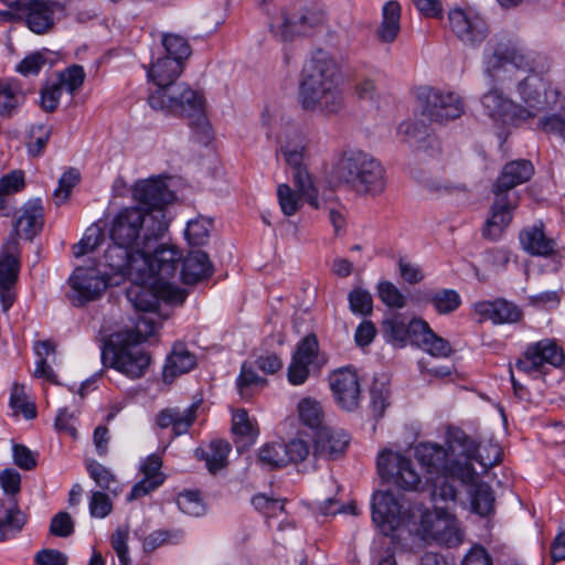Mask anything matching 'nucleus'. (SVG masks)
Returning <instances> with one entry per match:
<instances>
[{"label": "nucleus", "mask_w": 565, "mask_h": 565, "mask_svg": "<svg viewBox=\"0 0 565 565\" xmlns=\"http://www.w3.org/2000/svg\"><path fill=\"white\" fill-rule=\"evenodd\" d=\"M415 458L430 476L440 475L451 482L470 483L478 475L473 462L487 471L501 462L502 449L492 439L477 443L462 429L449 427L444 445L419 443L415 447Z\"/></svg>", "instance_id": "1"}, {"label": "nucleus", "mask_w": 565, "mask_h": 565, "mask_svg": "<svg viewBox=\"0 0 565 565\" xmlns=\"http://www.w3.org/2000/svg\"><path fill=\"white\" fill-rule=\"evenodd\" d=\"M183 66L177 60L161 57L148 71L157 89L148 97L150 107L167 114L186 117L199 142L211 140V126L204 110L203 96L184 83L175 84Z\"/></svg>", "instance_id": "2"}, {"label": "nucleus", "mask_w": 565, "mask_h": 565, "mask_svg": "<svg viewBox=\"0 0 565 565\" xmlns=\"http://www.w3.org/2000/svg\"><path fill=\"white\" fill-rule=\"evenodd\" d=\"M342 76L337 61L317 50L303 65L299 81V104L306 111L323 116L339 114L344 107Z\"/></svg>", "instance_id": "3"}, {"label": "nucleus", "mask_w": 565, "mask_h": 565, "mask_svg": "<svg viewBox=\"0 0 565 565\" xmlns=\"http://www.w3.org/2000/svg\"><path fill=\"white\" fill-rule=\"evenodd\" d=\"M430 497L434 510L422 515L420 530L427 540L446 547H457L463 542V531L452 508L458 503L459 490L454 482L440 475H435L430 481Z\"/></svg>", "instance_id": "4"}, {"label": "nucleus", "mask_w": 565, "mask_h": 565, "mask_svg": "<svg viewBox=\"0 0 565 565\" xmlns=\"http://www.w3.org/2000/svg\"><path fill=\"white\" fill-rule=\"evenodd\" d=\"M167 231L168 220L162 211L146 212V209L129 206L119 210L111 220L109 237L146 255Z\"/></svg>", "instance_id": "5"}, {"label": "nucleus", "mask_w": 565, "mask_h": 565, "mask_svg": "<svg viewBox=\"0 0 565 565\" xmlns=\"http://www.w3.org/2000/svg\"><path fill=\"white\" fill-rule=\"evenodd\" d=\"M337 175L358 193L376 196L386 188L385 169L371 153L344 151L337 164Z\"/></svg>", "instance_id": "6"}, {"label": "nucleus", "mask_w": 565, "mask_h": 565, "mask_svg": "<svg viewBox=\"0 0 565 565\" xmlns=\"http://www.w3.org/2000/svg\"><path fill=\"white\" fill-rule=\"evenodd\" d=\"M131 279L135 285L127 290V298L137 310L145 313L154 312L160 300L177 306L186 298V292L172 281H154L146 276L142 280L137 275Z\"/></svg>", "instance_id": "7"}, {"label": "nucleus", "mask_w": 565, "mask_h": 565, "mask_svg": "<svg viewBox=\"0 0 565 565\" xmlns=\"http://www.w3.org/2000/svg\"><path fill=\"white\" fill-rule=\"evenodd\" d=\"M102 360L105 366L109 365L132 380L142 377L151 362L149 353L138 343L117 335L114 342L103 348Z\"/></svg>", "instance_id": "8"}, {"label": "nucleus", "mask_w": 565, "mask_h": 565, "mask_svg": "<svg viewBox=\"0 0 565 565\" xmlns=\"http://www.w3.org/2000/svg\"><path fill=\"white\" fill-rule=\"evenodd\" d=\"M110 281L109 274L98 267H77L68 279L71 291L67 294L74 306H83L99 299Z\"/></svg>", "instance_id": "9"}, {"label": "nucleus", "mask_w": 565, "mask_h": 565, "mask_svg": "<svg viewBox=\"0 0 565 565\" xmlns=\"http://www.w3.org/2000/svg\"><path fill=\"white\" fill-rule=\"evenodd\" d=\"M419 98L423 115L433 122L445 124L465 113V103L455 92L429 87L420 93Z\"/></svg>", "instance_id": "10"}, {"label": "nucleus", "mask_w": 565, "mask_h": 565, "mask_svg": "<svg viewBox=\"0 0 565 565\" xmlns=\"http://www.w3.org/2000/svg\"><path fill=\"white\" fill-rule=\"evenodd\" d=\"M525 62L522 49L512 41H498L489 45L483 57L484 73L493 82H504L502 73L520 68Z\"/></svg>", "instance_id": "11"}, {"label": "nucleus", "mask_w": 565, "mask_h": 565, "mask_svg": "<svg viewBox=\"0 0 565 565\" xmlns=\"http://www.w3.org/2000/svg\"><path fill=\"white\" fill-rule=\"evenodd\" d=\"M380 476L404 490H417L422 478L411 458L392 450H383L377 457Z\"/></svg>", "instance_id": "12"}, {"label": "nucleus", "mask_w": 565, "mask_h": 565, "mask_svg": "<svg viewBox=\"0 0 565 565\" xmlns=\"http://www.w3.org/2000/svg\"><path fill=\"white\" fill-rule=\"evenodd\" d=\"M483 114L494 124L519 125L534 116L531 109L520 106L498 88H491L481 97Z\"/></svg>", "instance_id": "13"}, {"label": "nucleus", "mask_w": 565, "mask_h": 565, "mask_svg": "<svg viewBox=\"0 0 565 565\" xmlns=\"http://www.w3.org/2000/svg\"><path fill=\"white\" fill-rule=\"evenodd\" d=\"M146 264H141L140 276L154 281H171L177 276L182 260V253L174 246L166 244L156 246L145 255Z\"/></svg>", "instance_id": "14"}, {"label": "nucleus", "mask_w": 565, "mask_h": 565, "mask_svg": "<svg viewBox=\"0 0 565 565\" xmlns=\"http://www.w3.org/2000/svg\"><path fill=\"white\" fill-rule=\"evenodd\" d=\"M565 361V354L555 340L543 339L526 347L515 362L518 371L532 375L541 373L545 364L558 367Z\"/></svg>", "instance_id": "15"}, {"label": "nucleus", "mask_w": 565, "mask_h": 565, "mask_svg": "<svg viewBox=\"0 0 565 565\" xmlns=\"http://www.w3.org/2000/svg\"><path fill=\"white\" fill-rule=\"evenodd\" d=\"M324 360L319 355V343L315 334L306 335L296 347L291 362L287 370V377L291 385H302L309 377L310 370H319Z\"/></svg>", "instance_id": "16"}, {"label": "nucleus", "mask_w": 565, "mask_h": 565, "mask_svg": "<svg viewBox=\"0 0 565 565\" xmlns=\"http://www.w3.org/2000/svg\"><path fill=\"white\" fill-rule=\"evenodd\" d=\"M141 264H146L145 254L134 250L132 247L111 242L106 248L100 266L110 275H120L132 278L140 277Z\"/></svg>", "instance_id": "17"}, {"label": "nucleus", "mask_w": 565, "mask_h": 565, "mask_svg": "<svg viewBox=\"0 0 565 565\" xmlns=\"http://www.w3.org/2000/svg\"><path fill=\"white\" fill-rule=\"evenodd\" d=\"M448 21L452 33L467 46H479L489 34V25L482 17L462 9L450 10Z\"/></svg>", "instance_id": "18"}, {"label": "nucleus", "mask_w": 565, "mask_h": 565, "mask_svg": "<svg viewBox=\"0 0 565 565\" xmlns=\"http://www.w3.org/2000/svg\"><path fill=\"white\" fill-rule=\"evenodd\" d=\"M330 386L337 403L347 411H353L360 402V383L355 371L341 369L330 377Z\"/></svg>", "instance_id": "19"}, {"label": "nucleus", "mask_w": 565, "mask_h": 565, "mask_svg": "<svg viewBox=\"0 0 565 565\" xmlns=\"http://www.w3.org/2000/svg\"><path fill=\"white\" fill-rule=\"evenodd\" d=\"M134 199L147 206L146 212L160 210L173 201L174 195L161 179H149L138 181L132 190Z\"/></svg>", "instance_id": "20"}, {"label": "nucleus", "mask_w": 565, "mask_h": 565, "mask_svg": "<svg viewBox=\"0 0 565 565\" xmlns=\"http://www.w3.org/2000/svg\"><path fill=\"white\" fill-rule=\"evenodd\" d=\"M495 200L491 207V215L487 220L482 231L484 238L497 241L501 237L503 231L512 221V211L515 209L516 199H511L509 194L493 192Z\"/></svg>", "instance_id": "21"}, {"label": "nucleus", "mask_w": 565, "mask_h": 565, "mask_svg": "<svg viewBox=\"0 0 565 565\" xmlns=\"http://www.w3.org/2000/svg\"><path fill=\"white\" fill-rule=\"evenodd\" d=\"M62 7L50 0H30L22 12L26 26L36 34L49 32L54 25V18Z\"/></svg>", "instance_id": "22"}, {"label": "nucleus", "mask_w": 565, "mask_h": 565, "mask_svg": "<svg viewBox=\"0 0 565 565\" xmlns=\"http://www.w3.org/2000/svg\"><path fill=\"white\" fill-rule=\"evenodd\" d=\"M401 512L402 507L391 492H377L373 495L372 519L384 533L399 524Z\"/></svg>", "instance_id": "23"}, {"label": "nucleus", "mask_w": 565, "mask_h": 565, "mask_svg": "<svg viewBox=\"0 0 565 565\" xmlns=\"http://www.w3.org/2000/svg\"><path fill=\"white\" fill-rule=\"evenodd\" d=\"M349 445V436L341 429L320 428L315 433L313 456L337 459Z\"/></svg>", "instance_id": "24"}, {"label": "nucleus", "mask_w": 565, "mask_h": 565, "mask_svg": "<svg viewBox=\"0 0 565 565\" xmlns=\"http://www.w3.org/2000/svg\"><path fill=\"white\" fill-rule=\"evenodd\" d=\"M278 145L279 152L289 167L297 168L302 166L305 154L308 150V140L298 128H286L278 137Z\"/></svg>", "instance_id": "25"}, {"label": "nucleus", "mask_w": 565, "mask_h": 565, "mask_svg": "<svg viewBox=\"0 0 565 565\" xmlns=\"http://www.w3.org/2000/svg\"><path fill=\"white\" fill-rule=\"evenodd\" d=\"M199 407L200 403H192L183 409L179 407L162 409L156 417V424L162 429L171 427L174 436H181L188 433L195 422Z\"/></svg>", "instance_id": "26"}, {"label": "nucleus", "mask_w": 565, "mask_h": 565, "mask_svg": "<svg viewBox=\"0 0 565 565\" xmlns=\"http://www.w3.org/2000/svg\"><path fill=\"white\" fill-rule=\"evenodd\" d=\"M519 241L522 249L532 256H551L556 247V242L545 234L542 223L524 227Z\"/></svg>", "instance_id": "27"}, {"label": "nucleus", "mask_w": 565, "mask_h": 565, "mask_svg": "<svg viewBox=\"0 0 565 565\" xmlns=\"http://www.w3.org/2000/svg\"><path fill=\"white\" fill-rule=\"evenodd\" d=\"M44 225V209L40 199L26 201L14 222L17 233L28 239L39 234Z\"/></svg>", "instance_id": "28"}, {"label": "nucleus", "mask_w": 565, "mask_h": 565, "mask_svg": "<svg viewBox=\"0 0 565 565\" xmlns=\"http://www.w3.org/2000/svg\"><path fill=\"white\" fill-rule=\"evenodd\" d=\"M534 173V167L531 161L521 159L507 163L497 182L493 185V192L509 194L508 192L519 184L525 183Z\"/></svg>", "instance_id": "29"}, {"label": "nucleus", "mask_w": 565, "mask_h": 565, "mask_svg": "<svg viewBox=\"0 0 565 565\" xmlns=\"http://www.w3.org/2000/svg\"><path fill=\"white\" fill-rule=\"evenodd\" d=\"M460 484L467 489L471 512L480 516H488L494 512L493 491L490 484L479 479V475L470 483Z\"/></svg>", "instance_id": "30"}, {"label": "nucleus", "mask_w": 565, "mask_h": 565, "mask_svg": "<svg viewBox=\"0 0 565 565\" xmlns=\"http://www.w3.org/2000/svg\"><path fill=\"white\" fill-rule=\"evenodd\" d=\"M476 311L495 324L515 323L522 318V310L505 299L479 302Z\"/></svg>", "instance_id": "31"}, {"label": "nucleus", "mask_w": 565, "mask_h": 565, "mask_svg": "<svg viewBox=\"0 0 565 565\" xmlns=\"http://www.w3.org/2000/svg\"><path fill=\"white\" fill-rule=\"evenodd\" d=\"M26 515L13 498L0 501V542L13 537L24 526Z\"/></svg>", "instance_id": "32"}, {"label": "nucleus", "mask_w": 565, "mask_h": 565, "mask_svg": "<svg viewBox=\"0 0 565 565\" xmlns=\"http://www.w3.org/2000/svg\"><path fill=\"white\" fill-rule=\"evenodd\" d=\"M413 332L417 333L415 344L436 358H447L451 347L447 340L437 335L424 320H415Z\"/></svg>", "instance_id": "33"}, {"label": "nucleus", "mask_w": 565, "mask_h": 565, "mask_svg": "<svg viewBox=\"0 0 565 565\" xmlns=\"http://www.w3.org/2000/svg\"><path fill=\"white\" fill-rule=\"evenodd\" d=\"M162 461L156 455L146 459L141 467L143 478L132 487L128 500L142 498L162 484L164 477L160 471Z\"/></svg>", "instance_id": "34"}, {"label": "nucleus", "mask_w": 565, "mask_h": 565, "mask_svg": "<svg viewBox=\"0 0 565 565\" xmlns=\"http://www.w3.org/2000/svg\"><path fill=\"white\" fill-rule=\"evenodd\" d=\"M212 271L209 255L203 250H194L183 259L180 277L184 284L192 285L209 277Z\"/></svg>", "instance_id": "35"}, {"label": "nucleus", "mask_w": 565, "mask_h": 565, "mask_svg": "<svg viewBox=\"0 0 565 565\" xmlns=\"http://www.w3.org/2000/svg\"><path fill=\"white\" fill-rule=\"evenodd\" d=\"M25 102V93L17 79H0V116L11 118Z\"/></svg>", "instance_id": "36"}, {"label": "nucleus", "mask_w": 565, "mask_h": 565, "mask_svg": "<svg viewBox=\"0 0 565 565\" xmlns=\"http://www.w3.org/2000/svg\"><path fill=\"white\" fill-rule=\"evenodd\" d=\"M26 186L25 173L15 169L0 177V215L8 216L11 210V198Z\"/></svg>", "instance_id": "37"}, {"label": "nucleus", "mask_w": 565, "mask_h": 565, "mask_svg": "<svg viewBox=\"0 0 565 565\" xmlns=\"http://www.w3.org/2000/svg\"><path fill=\"white\" fill-rule=\"evenodd\" d=\"M416 319H413L408 323L399 315H395L392 318H387L383 322V334L387 342L396 345L404 347L409 340L415 343L417 333L413 332V326Z\"/></svg>", "instance_id": "38"}, {"label": "nucleus", "mask_w": 565, "mask_h": 565, "mask_svg": "<svg viewBox=\"0 0 565 565\" xmlns=\"http://www.w3.org/2000/svg\"><path fill=\"white\" fill-rule=\"evenodd\" d=\"M196 365V358L182 343H177L169 354L163 369V377L173 379L190 372Z\"/></svg>", "instance_id": "39"}, {"label": "nucleus", "mask_w": 565, "mask_h": 565, "mask_svg": "<svg viewBox=\"0 0 565 565\" xmlns=\"http://www.w3.org/2000/svg\"><path fill=\"white\" fill-rule=\"evenodd\" d=\"M271 31L282 41H290L296 35H306L312 28V23L306 15L291 19L286 12H281L279 18L270 24Z\"/></svg>", "instance_id": "40"}, {"label": "nucleus", "mask_w": 565, "mask_h": 565, "mask_svg": "<svg viewBox=\"0 0 565 565\" xmlns=\"http://www.w3.org/2000/svg\"><path fill=\"white\" fill-rule=\"evenodd\" d=\"M382 22L376 31L381 42L392 43L397 38L401 26V4L397 1H388L382 11Z\"/></svg>", "instance_id": "41"}, {"label": "nucleus", "mask_w": 565, "mask_h": 565, "mask_svg": "<svg viewBox=\"0 0 565 565\" xmlns=\"http://www.w3.org/2000/svg\"><path fill=\"white\" fill-rule=\"evenodd\" d=\"M231 446L224 440H213L209 450L196 449L198 458L204 459L206 468L211 473H215L225 467Z\"/></svg>", "instance_id": "42"}, {"label": "nucleus", "mask_w": 565, "mask_h": 565, "mask_svg": "<svg viewBox=\"0 0 565 565\" xmlns=\"http://www.w3.org/2000/svg\"><path fill=\"white\" fill-rule=\"evenodd\" d=\"M294 169V184L296 186V192L308 202L310 206L313 209H319V191L318 188L308 172L307 168L303 166L292 168Z\"/></svg>", "instance_id": "43"}, {"label": "nucleus", "mask_w": 565, "mask_h": 565, "mask_svg": "<svg viewBox=\"0 0 565 565\" xmlns=\"http://www.w3.org/2000/svg\"><path fill=\"white\" fill-rule=\"evenodd\" d=\"M298 417L307 427L316 431L323 428V411L320 403L311 397H305L297 405Z\"/></svg>", "instance_id": "44"}, {"label": "nucleus", "mask_w": 565, "mask_h": 565, "mask_svg": "<svg viewBox=\"0 0 565 565\" xmlns=\"http://www.w3.org/2000/svg\"><path fill=\"white\" fill-rule=\"evenodd\" d=\"M232 431L234 435L246 438L248 443H254L259 434L257 422L248 416L244 408H238L232 415Z\"/></svg>", "instance_id": "45"}, {"label": "nucleus", "mask_w": 565, "mask_h": 565, "mask_svg": "<svg viewBox=\"0 0 565 565\" xmlns=\"http://www.w3.org/2000/svg\"><path fill=\"white\" fill-rule=\"evenodd\" d=\"M154 331L156 322L153 318L145 313L137 318L132 329L118 332L116 335L140 345V343L148 340Z\"/></svg>", "instance_id": "46"}, {"label": "nucleus", "mask_w": 565, "mask_h": 565, "mask_svg": "<svg viewBox=\"0 0 565 565\" xmlns=\"http://www.w3.org/2000/svg\"><path fill=\"white\" fill-rule=\"evenodd\" d=\"M288 456L282 443L265 444L258 452V460L263 466L271 469L281 468L288 465Z\"/></svg>", "instance_id": "47"}, {"label": "nucleus", "mask_w": 565, "mask_h": 565, "mask_svg": "<svg viewBox=\"0 0 565 565\" xmlns=\"http://www.w3.org/2000/svg\"><path fill=\"white\" fill-rule=\"evenodd\" d=\"M212 222L205 217H198L188 222L184 234L192 246L204 245L209 241Z\"/></svg>", "instance_id": "48"}, {"label": "nucleus", "mask_w": 565, "mask_h": 565, "mask_svg": "<svg viewBox=\"0 0 565 565\" xmlns=\"http://www.w3.org/2000/svg\"><path fill=\"white\" fill-rule=\"evenodd\" d=\"M544 83L543 79L536 75L527 76L518 85V92L523 100L533 107L535 104L541 102L544 95Z\"/></svg>", "instance_id": "49"}, {"label": "nucleus", "mask_w": 565, "mask_h": 565, "mask_svg": "<svg viewBox=\"0 0 565 565\" xmlns=\"http://www.w3.org/2000/svg\"><path fill=\"white\" fill-rule=\"evenodd\" d=\"M86 468L89 477L99 488L108 490L114 494L118 493V482L108 468L95 460L88 462Z\"/></svg>", "instance_id": "50"}, {"label": "nucleus", "mask_w": 565, "mask_h": 565, "mask_svg": "<svg viewBox=\"0 0 565 565\" xmlns=\"http://www.w3.org/2000/svg\"><path fill=\"white\" fill-rule=\"evenodd\" d=\"M162 44L167 52L166 57H170V60H177L182 66L183 61L191 55V47L188 41L179 34L163 35Z\"/></svg>", "instance_id": "51"}, {"label": "nucleus", "mask_w": 565, "mask_h": 565, "mask_svg": "<svg viewBox=\"0 0 565 565\" xmlns=\"http://www.w3.org/2000/svg\"><path fill=\"white\" fill-rule=\"evenodd\" d=\"M429 300L435 310L440 315L454 312L461 305V298L454 289H441L436 291L430 296Z\"/></svg>", "instance_id": "52"}, {"label": "nucleus", "mask_w": 565, "mask_h": 565, "mask_svg": "<svg viewBox=\"0 0 565 565\" xmlns=\"http://www.w3.org/2000/svg\"><path fill=\"white\" fill-rule=\"evenodd\" d=\"M267 381L260 377L252 366L243 364L236 384L238 393L243 398H249L254 387L265 386Z\"/></svg>", "instance_id": "53"}, {"label": "nucleus", "mask_w": 565, "mask_h": 565, "mask_svg": "<svg viewBox=\"0 0 565 565\" xmlns=\"http://www.w3.org/2000/svg\"><path fill=\"white\" fill-rule=\"evenodd\" d=\"M51 132V127L46 125H32L29 132V141L26 142L28 152L33 157L42 154L49 142Z\"/></svg>", "instance_id": "54"}, {"label": "nucleus", "mask_w": 565, "mask_h": 565, "mask_svg": "<svg viewBox=\"0 0 565 565\" xmlns=\"http://www.w3.org/2000/svg\"><path fill=\"white\" fill-rule=\"evenodd\" d=\"M349 307L354 315L369 316L373 311V298L372 295L361 288H353L349 296Z\"/></svg>", "instance_id": "55"}, {"label": "nucleus", "mask_w": 565, "mask_h": 565, "mask_svg": "<svg viewBox=\"0 0 565 565\" xmlns=\"http://www.w3.org/2000/svg\"><path fill=\"white\" fill-rule=\"evenodd\" d=\"M104 239V233L97 225L89 226L82 239L73 246V255L81 257L87 253L93 252Z\"/></svg>", "instance_id": "56"}, {"label": "nucleus", "mask_w": 565, "mask_h": 565, "mask_svg": "<svg viewBox=\"0 0 565 565\" xmlns=\"http://www.w3.org/2000/svg\"><path fill=\"white\" fill-rule=\"evenodd\" d=\"M19 259L13 253L0 254V286H13L18 280Z\"/></svg>", "instance_id": "57"}, {"label": "nucleus", "mask_w": 565, "mask_h": 565, "mask_svg": "<svg viewBox=\"0 0 565 565\" xmlns=\"http://www.w3.org/2000/svg\"><path fill=\"white\" fill-rule=\"evenodd\" d=\"M277 198L281 209V212L291 216L300 209V199H302L298 192L294 191L288 184H279L277 188Z\"/></svg>", "instance_id": "58"}, {"label": "nucleus", "mask_w": 565, "mask_h": 565, "mask_svg": "<svg viewBox=\"0 0 565 565\" xmlns=\"http://www.w3.org/2000/svg\"><path fill=\"white\" fill-rule=\"evenodd\" d=\"M84 79V68L81 65L74 64L62 72L56 82L63 89L73 95L82 87Z\"/></svg>", "instance_id": "59"}, {"label": "nucleus", "mask_w": 565, "mask_h": 565, "mask_svg": "<svg viewBox=\"0 0 565 565\" xmlns=\"http://www.w3.org/2000/svg\"><path fill=\"white\" fill-rule=\"evenodd\" d=\"M78 181L79 173L73 168L68 169L62 174L58 180V185L53 193L54 202L56 205H61L68 199L72 189L78 183Z\"/></svg>", "instance_id": "60"}, {"label": "nucleus", "mask_w": 565, "mask_h": 565, "mask_svg": "<svg viewBox=\"0 0 565 565\" xmlns=\"http://www.w3.org/2000/svg\"><path fill=\"white\" fill-rule=\"evenodd\" d=\"M177 504L183 513L191 516L202 515L205 511V507L198 491H185L179 494Z\"/></svg>", "instance_id": "61"}, {"label": "nucleus", "mask_w": 565, "mask_h": 565, "mask_svg": "<svg viewBox=\"0 0 565 565\" xmlns=\"http://www.w3.org/2000/svg\"><path fill=\"white\" fill-rule=\"evenodd\" d=\"M128 526H118L113 533L110 544L121 565H130L129 551H128Z\"/></svg>", "instance_id": "62"}, {"label": "nucleus", "mask_w": 565, "mask_h": 565, "mask_svg": "<svg viewBox=\"0 0 565 565\" xmlns=\"http://www.w3.org/2000/svg\"><path fill=\"white\" fill-rule=\"evenodd\" d=\"M10 405L14 411L21 412L28 419H32L36 415L34 405L26 401V395L23 385H13L10 395Z\"/></svg>", "instance_id": "63"}, {"label": "nucleus", "mask_w": 565, "mask_h": 565, "mask_svg": "<svg viewBox=\"0 0 565 565\" xmlns=\"http://www.w3.org/2000/svg\"><path fill=\"white\" fill-rule=\"evenodd\" d=\"M379 297L386 306L392 308L399 309L406 305L403 294L390 281L379 284Z\"/></svg>", "instance_id": "64"}]
</instances>
